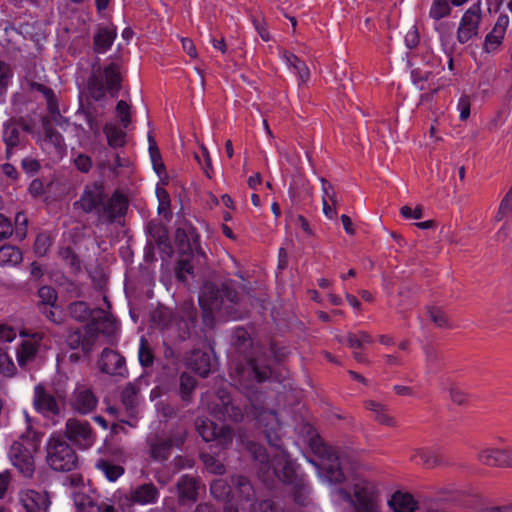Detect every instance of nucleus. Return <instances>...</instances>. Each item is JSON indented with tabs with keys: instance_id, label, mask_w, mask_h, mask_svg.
<instances>
[{
	"instance_id": "20",
	"label": "nucleus",
	"mask_w": 512,
	"mask_h": 512,
	"mask_svg": "<svg viewBox=\"0 0 512 512\" xmlns=\"http://www.w3.org/2000/svg\"><path fill=\"white\" fill-rule=\"evenodd\" d=\"M19 500L26 512H47L50 505L48 495L35 490L21 491Z\"/></svg>"
},
{
	"instance_id": "22",
	"label": "nucleus",
	"mask_w": 512,
	"mask_h": 512,
	"mask_svg": "<svg viewBox=\"0 0 512 512\" xmlns=\"http://www.w3.org/2000/svg\"><path fill=\"white\" fill-rule=\"evenodd\" d=\"M232 499L241 503H251L256 496L251 480L244 475L232 476Z\"/></svg>"
},
{
	"instance_id": "37",
	"label": "nucleus",
	"mask_w": 512,
	"mask_h": 512,
	"mask_svg": "<svg viewBox=\"0 0 512 512\" xmlns=\"http://www.w3.org/2000/svg\"><path fill=\"white\" fill-rule=\"evenodd\" d=\"M77 505L81 512H118L114 505L106 501L95 503L90 497L85 496L81 498Z\"/></svg>"
},
{
	"instance_id": "55",
	"label": "nucleus",
	"mask_w": 512,
	"mask_h": 512,
	"mask_svg": "<svg viewBox=\"0 0 512 512\" xmlns=\"http://www.w3.org/2000/svg\"><path fill=\"white\" fill-rule=\"evenodd\" d=\"M43 127L46 140L51 142L56 147H62V145L64 144L63 136L50 125L49 121H46L43 124Z\"/></svg>"
},
{
	"instance_id": "28",
	"label": "nucleus",
	"mask_w": 512,
	"mask_h": 512,
	"mask_svg": "<svg viewBox=\"0 0 512 512\" xmlns=\"http://www.w3.org/2000/svg\"><path fill=\"white\" fill-rule=\"evenodd\" d=\"M224 299L230 304L223 307V314L229 319H239L243 317V312L235 308V305L239 302L238 292L231 287L230 282L222 283Z\"/></svg>"
},
{
	"instance_id": "25",
	"label": "nucleus",
	"mask_w": 512,
	"mask_h": 512,
	"mask_svg": "<svg viewBox=\"0 0 512 512\" xmlns=\"http://www.w3.org/2000/svg\"><path fill=\"white\" fill-rule=\"evenodd\" d=\"M187 366L201 377H207L212 368L210 353L200 349L192 350L187 358Z\"/></svg>"
},
{
	"instance_id": "60",
	"label": "nucleus",
	"mask_w": 512,
	"mask_h": 512,
	"mask_svg": "<svg viewBox=\"0 0 512 512\" xmlns=\"http://www.w3.org/2000/svg\"><path fill=\"white\" fill-rule=\"evenodd\" d=\"M428 313L431 321L438 327H448V318L442 310L438 308H429Z\"/></svg>"
},
{
	"instance_id": "48",
	"label": "nucleus",
	"mask_w": 512,
	"mask_h": 512,
	"mask_svg": "<svg viewBox=\"0 0 512 512\" xmlns=\"http://www.w3.org/2000/svg\"><path fill=\"white\" fill-rule=\"evenodd\" d=\"M38 307L41 305H56L58 294L57 291L51 286H42L38 290Z\"/></svg>"
},
{
	"instance_id": "51",
	"label": "nucleus",
	"mask_w": 512,
	"mask_h": 512,
	"mask_svg": "<svg viewBox=\"0 0 512 512\" xmlns=\"http://www.w3.org/2000/svg\"><path fill=\"white\" fill-rule=\"evenodd\" d=\"M139 361L144 367H149L154 362V356L150 349L149 342L143 337L140 340Z\"/></svg>"
},
{
	"instance_id": "58",
	"label": "nucleus",
	"mask_w": 512,
	"mask_h": 512,
	"mask_svg": "<svg viewBox=\"0 0 512 512\" xmlns=\"http://www.w3.org/2000/svg\"><path fill=\"white\" fill-rule=\"evenodd\" d=\"M51 245L50 237L46 234H39L34 243V251L38 256H44Z\"/></svg>"
},
{
	"instance_id": "21",
	"label": "nucleus",
	"mask_w": 512,
	"mask_h": 512,
	"mask_svg": "<svg viewBox=\"0 0 512 512\" xmlns=\"http://www.w3.org/2000/svg\"><path fill=\"white\" fill-rule=\"evenodd\" d=\"M91 328H79L69 330L66 336V344L72 350L80 349L83 353L89 354L95 344Z\"/></svg>"
},
{
	"instance_id": "49",
	"label": "nucleus",
	"mask_w": 512,
	"mask_h": 512,
	"mask_svg": "<svg viewBox=\"0 0 512 512\" xmlns=\"http://www.w3.org/2000/svg\"><path fill=\"white\" fill-rule=\"evenodd\" d=\"M196 387V380L193 376L182 373L180 376V393L183 400H188Z\"/></svg>"
},
{
	"instance_id": "12",
	"label": "nucleus",
	"mask_w": 512,
	"mask_h": 512,
	"mask_svg": "<svg viewBox=\"0 0 512 512\" xmlns=\"http://www.w3.org/2000/svg\"><path fill=\"white\" fill-rule=\"evenodd\" d=\"M481 2L473 4L462 16L458 30L457 40L464 44L473 37L478 36L481 23Z\"/></svg>"
},
{
	"instance_id": "9",
	"label": "nucleus",
	"mask_w": 512,
	"mask_h": 512,
	"mask_svg": "<svg viewBox=\"0 0 512 512\" xmlns=\"http://www.w3.org/2000/svg\"><path fill=\"white\" fill-rule=\"evenodd\" d=\"M35 450L36 446L32 442L15 441L8 453L12 465L26 478L32 477L35 471L33 457Z\"/></svg>"
},
{
	"instance_id": "38",
	"label": "nucleus",
	"mask_w": 512,
	"mask_h": 512,
	"mask_svg": "<svg viewBox=\"0 0 512 512\" xmlns=\"http://www.w3.org/2000/svg\"><path fill=\"white\" fill-rule=\"evenodd\" d=\"M69 315L78 322H85L92 318L94 310H91L88 304L84 301H75L69 304L68 308Z\"/></svg>"
},
{
	"instance_id": "16",
	"label": "nucleus",
	"mask_w": 512,
	"mask_h": 512,
	"mask_svg": "<svg viewBox=\"0 0 512 512\" xmlns=\"http://www.w3.org/2000/svg\"><path fill=\"white\" fill-rule=\"evenodd\" d=\"M59 399L61 396L56 398L42 384H38L34 388L33 406L37 413L59 415L61 412Z\"/></svg>"
},
{
	"instance_id": "50",
	"label": "nucleus",
	"mask_w": 512,
	"mask_h": 512,
	"mask_svg": "<svg viewBox=\"0 0 512 512\" xmlns=\"http://www.w3.org/2000/svg\"><path fill=\"white\" fill-rule=\"evenodd\" d=\"M504 35V33L500 31L495 32V29H492V31L488 33L487 36L485 37V42L483 46L484 51L487 53L495 51L501 45Z\"/></svg>"
},
{
	"instance_id": "24",
	"label": "nucleus",
	"mask_w": 512,
	"mask_h": 512,
	"mask_svg": "<svg viewBox=\"0 0 512 512\" xmlns=\"http://www.w3.org/2000/svg\"><path fill=\"white\" fill-rule=\"evenodd\" d=\"M511 448H487L480 455V461L488 466L511 467Z\"/></svg>"
},
{
	"instance_id": "1",
	"label": "nucleus",
	"mask_w": 512,
	"mask_h": 512,
	"mask_svg": "<svg viewBox=\"0 0 512 512\" xmlns=\"http://www.w3.org/2000/svg\"><path fill=\"white\" fill-rule=\"evenodd\" d=\"M254 419L256 425L263 428L268 444L276 450L270 456L262 445L255 442L248 443V451L256 462L259 479L267 485L280 481L289 489L296 504L308 506L311 485L307 475L300 471L299 466L283 447L284 427L280 418Z\"/></svg>"
},
{
	"instance_id": "43",
	"label": "nucleus",
	"mask_w": 512,
	"mask_h": 512,
	"mask_svg": "<svg viewBox=\"0 0 512 512\" xmlns=\"http://www.w3.org/2000/svg\"><path fill=\"white\" fill-rule=\"evenodd\" d=\"M235 348L247 355V351L252 347V340L249 333L242 327H238L234 330L233 334Z\"/></svg>"
},
{
	"instance_id": "56",
	"label": "nucleus",
	"mask_w": 512,
	"mask_h": 512,
	"mask_svg": "<svg viewBox=\"0 0 512 512\" xmlns=\"http://www.w3.org/2000/svg\"><path fill=\"white\" fill-rule=\"evenodd\" d=\"M16 367L5 351L0 348V373L11 377L14 375Z\"/></svg>"
},
{
	"instance_id": "7",
	"label": "nucleus",
	"mask_w": 512,
	"mask_h": 512,
	"mask_svg": "<svg viewBox=\"0 0 512 512\" xmlns=\"http://www.w3.org/2000/svg\"><path fill=\"white\" fill-rule=\"evenodd\" d=\"M337 493L346 502L352 503L356 512H379L378 493L374 484L359 480L354 484L353 496L345 488H338Z\"/></svg>"
},
{
	"instance_id": "46",
	"label": "nucleus",
	"mask_w": 512,
	"mask_h": 512,
	"mask_svg": "<svg viewBox=\"0 0 512 512\" xmlns=\"http://www.w3.org/2000/svg\"><path fill=\"white\" fill-rule=\"evenodd\" d=\"M449 399L452 403L463 406L468 403L469 394L460 388L456 383L449 384L447 388Z\"/></svg>"
},
{
	"instance_id": "34",
	"label": "nucleus",
	"mask_w": 512,
	"mask_h": 512,
	"mask_svg": "<svg viewBox=\"0 0 512 512\" xmlns=\"http://www.w3.org/2000/svg\"><path fill=\"white\" fill-rule=\"evenodd\" d=\"M411 460L427 468H432L441 464L438 452L430 449H418L411 456Z\"/></svg>"
},
{
	"instance_id": "42",
	"label": "nucleus",
	"mask_w": 512,
	"mask_h": 512,
	"mask_svg": "<svg viewBox=\"0 0 512 512\" xmlns=\"http://www.w3.org/2000/svg\"><path fill=\"white\" fill-rule=\"evenodd\" d=\"M284 58L287 64L293 67L302 82H306L309 79L310 71L305 62L300 60L296 55L287 51L284 53Z\"/></svg>"
},
{
	"instance_id": "10",
	"label": "nucleus",
	"mask_w": 512,
	"mask_h": 512,
	"mask_svg": "<svg viewBox=\"0 0 512 512\" xmlns=\"http://www.w3.org/2000/svg\"><path fill=\"white\" fill-rule=\"evenodd\" d=\"M224 420L225 418H216ZM196 428L199 435L205 442L218 441L221 445H227L233 440L232 429L223 421L219 423L212 418H197Z\"/></svg>"
},
{
	"instance_id": "61",
	"label": "nucleus",
	"mask_w": 512,
	"mask_h": 512,
	"mask_svg": "<svg viewBox=\"0 0 512 512\" xmlns=\"http://www.w3.org/2000/svg\"><path fill=\"white\" fill-rule=\"evenodd\" d=\"M11 76L9 65L0 60V95L5 93Z\"/></svg>"
},
{
	"instance_id": "45",
	"label": "nucleus",
	"mask_w": 512,
	"mask_h": 512,
	"mask_svg": "<svg viewBox=\"0 0 512 512\" xmlns=\"http://www.w3.org/2000/svg\"><path fill=\"white\" fill-rule=\"evenodd\" d=\"M451 12L449 0H434L429 15L434 20H440L448 16Z\"/></svg>"
},
{
	"instance_id": "4",
	"label": "nucleus",
	"mask_w": 512,
	"mask_h": 512,
	"mask_svg": "<svg viewBox=\"0 0 512 512\" xmlns=\"http://www.w3.org/2000/svg\"><path fill=\"white\" fill-rule=\"evenodd\" d=\"M296 429L303 440L308 443L312 452L321 460V468L325 471L327 480L330 483H342L345 475L340 466L338 450L328 445L312 424L303 422Z\"/></svg>"
},
{
	"instance_id": "64",
	"label": "nucleus",
	"mask_w": 512,
	"mask_h": 512,
	"mask_svg": "<svg viewBox=\"0 0 512 512\" xmlns=\"http://www.w3.org/2000/svg\"><path fill=\"white\" fill-rule=\"evenodd\" d=\"M251 512H279L271 500H262L252 506Z\"/></svg>"
},
{
	"instance_id": "14",
	"label": "nucleus",
	"mask_w": 512,
	"mask_h": 512,
	"mask_svg": "<svg viewBox=\"0 0 512 512\" xmlns=\"http://www.w3.org/2000/svg\"><path fill=\"white\" fill-rule=\"evenodd\" d=\"M98 403L94 392L85 385H78L69 398L72 410L80 414L93 412Z\"/></svg>"
},
{
	"instance_id": "33",
	"label": "nucleus",
	"mask_w": 512,
	"mask_h": 512,
	"mask_svg": "<svg viewBox=\"0 0 512 512\" xmlns=\"http://www.w3.org/2000/svg\"><path fill=\"white\" fill-rule=\"evenodd\" d=\"M96 468L101 471L110 482L117 481L125 473L124 467L114 464L107 459H99L96 463Z\"/></svg>"
},
{
	"instance_id": "11",
	"label": "nucleus",
	"mask_w": 512,
	"mask_h": 512,
	"mask_svg": "<svg viewBox=\"0 0 512 512\" xmlns=\"http://www.w3.org/2000/svg\"><path fill=\"white\" fill-rule=\"evenodd\" d=\"M64 437L82 450L90 448L95 442V435L90 424L79 418H68Z\"/></svg>"
},
{
	"instance_id": "35",
	"label": "nucleus",
	"mask_w": 512,
	"mask_h": 512,
	"mask_svg": "<svg viewBox=\"0 0 512 512\" xmlns=\"http://www.w3.org/2000/svg\"><path fill=\"white\" fill-rule=\"evenodd\" d=\"M232 490V477L230 478V482H227L225 479L218 478L213 480L210 485L211 495L218 500L232 499Z\"/></svg>"
},
{
	"instance_id": "44",
	"label": "nucleus",
	"mask_w": 512,
	"mask_h": 512,
	"mask_svg": "<svg viewBox=\"0 0 512 512\" xmlns=\"http://www.w3.org/2000/svg\"><path fill=\"white\" fill-rule=\"evenodd\" d=\"M38 347L30 342L24 341L17 349V359L20 366H24L28 361L32 360L37 354Z\"/></svg>"
},
{
	"instance_id": "57",
	"label": "nucleus",
	"mask_w": 512,
	"mask_h": 512,
	"mask_svg": "<svg viewBox=\"0 0 512 512\" xmlns=\"http://www.w3.org/2000/svg\"><path fill=\"white\" fill-rule=\"evenodd\" d=\"M117 115L120 117L121 124L127 128L131 122L130 106L124 100L118 101L116 105Z\"/></svg>"
},
{
	"instance_id": "5",
	"label": "nucleus",
	"mask_w": 512,
	"mask_h": 512,
	"mask_svg": "<svg viewBox=\"0 0 512 512\" xmlns=\"http://www.w3.org/2000/svg\"><path fill=\"white\" fill-rule=\"evenodd\" d=\"M121 68L122 64L119 61H114L102 69L99 59H97L92 65V71L87 81L89 96L95 101L104 99L106 92L113 98L117 97L122 88Z\"/></svg>"
},
{
	"instance_id": "63",
	"label": "nucleus",
	"mask_w": 512,
	"mask_h": 512,
	"mask_svg": "<svg viewBox=\"0 0 512 512\" xmlns=\"http://www.w3.org/2000/svg\"><path fill=\"white\" fill-rule=\"evenodd\" d=\"M174 325L177 326V337L180 341L187 340L191 335V330L195 327V325H189L186 321L179 320H176Z\"/></svg>"
},
{
	"instance_id": "40",
	"label": "nucleus",
	"mask_w": 512,
	"mask_h": 512,
	"mask_svg": "<svg viewBox=\"0 0 512 512\" xmlns=\"http://www.w3.org/2000/svg\"><path fill=\"white\" fill-rule=\"evenodd\" d=\"M103 131L107 137L108 145L110 147L118 148L124 146L126 133L122 129L114 125L107 124Z\"/></svg>"
},
{
	"instance_id": "47",
	"label": "nucleus",
	"mask_w": 512,
	"mask_h": 512,
	"mask_svg": "<svg viewBox=\"0 0 512 512\" xmlns=\"http://www.w3.org/2000/svg\"><path fill=\"white\" fill-rule=\"evenodd\" d=\"M138 390L133 384H128L121 393V401L127 411H132L137 405Z\"/></svg>"
},
{
	"instance_id": "52",
	"label": "nucleus",
	"mask_w": 512,
	"mask_h": 512,
	"mask_svg": "<svg viewBox=\"0 0 512 512\" xmlns=\"http://www.w3.org/2000/svg\"><path fill=\"white\" fill-rule=\"evenodd\" d=\"M78 115H83L88 123L89 130L93 133L95 137L99 136L100 134V125L98 121L96 120V117L87 109L84 107L83 103L80 102V106L77 110Z\"/></svg>"
},
{
	"instance_id": "8",
	"label": "nucleus",
	"mask_w": 512,
	"mask_h": 512,
	"mask_svg": "<svg viewBox=\"0 0 512 512\" xmlns=\"http://www.w3.org/2000/svg\"><path fill=\"white\" fill-rule=\"evenodd\" d=\"M33 121L26 117H11L3 126V141L6 145V157L9 159L14 149L25 146L26 137L21 131L32 133Z\"/></svg>"
},
{
	"instance_id": "54",
	"label": "nucleus",
	"mask_w": 512,
	"mask_h": 512,
	"mask_svg": "<svg viewBox=\"0 0 512 512\" xmlns=\"http://www.w3.org/2000/svg\"><path fill=\"white\" fill-rule=\"evenodd\" d=\"M60 255L63 258V260L66 262L67 265L70 266V268L74 272H79L81 270V262L78 257V255L75 254V252L70 247H65L60 251Z\"/></svg>"
},
{
	"instance_id": "27",
	"label": "nucleus",
	"mask_w": 512,
	"mask_h": 512,
	"mask_svg": "<svg viewBox=\"0 0 512 512\" xmlns=\"http://www.w3.org/2000/svg\"><path fill=\"white\" fill-rule=\"evenodd\" d=\"M159 495V490L153 483H144L132 490L131 500L140 505L153 504L157 502Z\"/></svg>"
},
{
	"instance_id": "17",
	"label": "nucleus",
	"mask_w": 512,
	"mask_h": 512,
	"mask_svg": "<svg viewBox=\"0 0 512 512\" xmlns=\"http://www.w3.org/2000/svg\"><path fill=\"white\" fill-rule=\"evenodd\" d=\"M98 366L102 372L110 375L125 376L127 374L125 358L110 348L102 351Z\"/></svg>"
},
{
	"instance_id": "18",
	"label": "nucleus",
	"mask_w": 512,
	"mask_h": 512,
	"mask_svg": "<svg viewBox=\"0 0 512 512\" xmlns=\"http://www.w3.org/2000/svg\"><path fill=\"white\" fill-rule=\"evenodd\" d=\"M213 416H243L241 409L235 406L231 396L225 390H219L209 404Z\"/></svg>"
},
{
	"instance_id": "41",
	"label": "nucleus",
	"mask_w": 512,
	"mask_h": 512,
	"mask_svg": "<svg viewBox=\"0 0 512 512\" xmlns=\"http://www.w3.org/2000/svg\"><path fill=\"white\" fill-rule=\"evenodd\" d=\"M176 320L186 321L189 325H196L197 309L192 302H183L175 312Z\"/></svg>"
},
{
	"instance_id": "62",
	"label": "nucleus",
	"mask_w": 512,
	"mask_h": 512,
	"mask_svg": "<svg viewBox=\"0 0 512 512\" xmlns=\"http://www.w3.org/2000/svg\"><path fill=\"white\" fill-rule=\"evenodd\" d=\"M203 461L210 472L217 475H222L225 473V466L222 463L216 461L214 457L204 455Z\"/></svg>"
},
{
	"instance_id": "26",
	"label": "nucleus",
	"mask_w": 512,
	"mask_h": 512,
	"mask_svg": "<svg viewBox=\"0 0 512 512\" xmlns=\"http://www.w3.org/2000/svg\"><path fill=\"white\" fill-rule=\"evenodd\" d=\"M199 237L193 227L177 228L175 231V244L181 255H191L194 247L198 244Z\"/></svg>"
},
{
	"instance_id": "29",
	"label": "nucleus",
	"mask_w": 512,
	"mask_h": 512,
	"mask_svg": "<svg viewBox=\"0 0 512 512\" xmlns=\"http://www.w3.org/2000/svg\"><path fill=\"white\" fill-rule=\"evenodd\" d=\"M388 505L393 512H415L417 509V502L413 496L399 491L392 495Z\"/></svg>"
},
{
	"instance_id": "39",
	"label": "nucleus",
	"mask_w": 512,
	"mask_h": 512,
	"mask_svg": "<svg viewBox=\"0 0 512 512\" xmlns=\"http://www.w3.org/2000/svg\"><path fill=\"white\" fill-rule=\"evenodd\" d=\"M153 320L162 330H165L175 324L176 316L170 309L159 307L153 314Z\"/></svg>"
},
{
	"instance_id": "13",
	"label": "nucleus",
	"mask_w": 512,
	"mask_h": 512,
	"mask_svg": "<svg viewBox=\"0 0 512 512\" xmlns=\"http://www.w3.org/2000/svg\"><path fill=\"white\" fill-rule=\"evenodd\" d=\"M246 367H238V373L244 374L247 370L257 382H264L272 376V369L269 364V357L266 353H258L255 356L245 355Z\"/></svg>"
},
{
	"instance_id": "15",
	"label": "nucleus",
	"mask_w": 512,
	"mask_h": 512,
	"mask_svg": "<svg viewBox=\"0 0 512 512\" xmlns=\"http://www.w3.org/2000/svg\"><path fill=\"white\" fill-rule=\"evenodd\" d=\"M86 328H91L92 336L96 341L100 333L105 336H113L118 330V325L116 319L110 313L97 308L94 309L91 322L86 325Z\"/></svg>"
},
{
	"instance_id": "53",
	"label": "nucleus",
	"mask_w": 512,
	"mask_h": 512,
	"mask_svg": "<svg viewBox=\"0 0 512 512\" xmlns=\"http://www.w3.org/2000/svg\"><path fill=\"white\" fill-rule=\"evenodd\" d=\"M509 216H512V190L508 191L501 200L495 219L496 221H501Z\"/></svg>"
},
{
	"instance_id": "3",
	"label": "nucleus",
	"mask_w": 512,
	"mask_h": 512,
	"mask_svg": "<svg viewBox=\"0 0 512 512\" xmlns=\"http://www.w3.org/2000/svg\"><path fill=\"white\" fill-rule=\"evenodd\" d=\"M147 437L150 457L154 461L168 460L174 448L181 449L187 437V426L181 418H156L150 423Z\"/></svg>"
},
{
	"instance_id": "2",
	"label": "nucleus",
	"mask_w": 512,
	"mask_h": 512,
	"mask_svg": "<svg viewBox=\"0 0 512 512\" xmlns=\"http://www.w3.org/2000/svg\"><path fill=\"white\" fill-rule=\"evenodd\" d=\"M75 209L84 213H95L97 225L121 223L127 213L129 200L119 190H115L108 196L103 182L95 181L87 184L76 202Z\"/></svg>"
},
{
	"instance_id": "19",
	"label": "nucleus",
	"mask_w": 512,
	"mask_h": 512,
	"mask_svg": "<svg viewBox=\"0 0 512 512\" xmlns=\"http://www.w3.org/2000/svg\"><path fill=\"white\" fill-rule=\"evenodd\" d=\"M201 308L223 311L224 294L222 285L219 287L213 282H206L199 296Z\"/></svg>"
},
{
	"instance_id": "23",
	"label": "nucleus",
	"mask_w": 512,
	"mask_h": 512,
	"mask_svg": "<svg viewBox=\"0 0 512 512\" xmlns=\"http://www.w3.org/2000/svg\"><path fill=\"white\" fill-rule=\"evenodd\" d=\"M147 232L159 250L170 257L173 253V248L170 244L166 227L159 222L150 221L147 224Z\"/></svg>"
},
{
	"instance_id": "6",
	"label": "nucleus",
	"mask_w": 512,
	"mask_h": 512,
	"mask_svg": "<svg viewBox=\"0 0 512 512\" xmlns=\"http://www.w3.org/2000/svg\"><path fill=\"white\" fill-rule=\"evenodd\" d=\"M46 453L47 464L55 471L70 472L78 467V455L63 435L49 437Z\"/></svg>"
},
{
	"instance_id": "59",
	"label": "nucleus",
	"mask_w": 512,
	"mask_h": 512,
	"mask_svg": "<svg viewBox=\"0 0 512 512\" xmlns=\"http://www.w3.org/2000/svg\"><path fill=\"white\" fill-rule=\"evenodd\" d=\"M28 219L23 212H18L15 216L16 236L23 240L26 237Z\"/></svg>"
},
{
	"instance_id": "30",
	"label": "nucleus",
	"mask_w": 512,
	"mask_h": 512,
	"mask_svg": "<svg viewBox=\"0 0 512 512\" xmlns=\"http://www.w3.org/2000/svg\"><path fill=\"white\" fill-rule=\"evenodd\" d=\"M116 37L115 29L100 27L93 38V49L96 53L106 52L113 44Z\"/></svg>"
},
{
	"instance_id": "31",
	"label": "nucleus",
	"mask_w": 512,
	"mask_h": 512,
	"mask_svg": "<svg viewBox=\"0 0 512 512\" xmlns=\"http://www.w3.org/2000/svg\"><path fill=\"white\" fill-rule=\"evenodd\" d=\"M96 423L103 429L110 427L111 435H119L120 433H126V427L136 428L139 418H119L118 422L111 423L108 418H93Z\"/></svg>"
},
{
	"instance_id": "36",
	"label": "nucleus",
	"mask_w": 512,
	"mask_h": 512,
	"mask_svg": "<svg viewBox=\"0 0 512 512\" xmlns=\"http://www.w3.org/2000/svg\"><path fill=\"white\" fill-rule=\"evenodd\" d=\"M22 252L15 246L3 245L0 247V266H16L22 262Z\"/></svg>"
},
{
	"instance_id": "32",
	"label": "nucleus",
	"mask_w": 512,
	"mask_h": 512,
	"mask_svg": "<svg viewBox=\"0 0 512 512\" xmlns=\"http://www.w3.org/2000/svg\"><path fill=\"white\" fill-rule=\"evenodd\" d=\"M182 499L195 501L198 495L197 481L193 476L183 475L177 484Z\"/></svg>"
}]
</instances>
